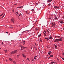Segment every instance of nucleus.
Segmentation results:
<instances>
[{"label": "nucleus", "instance_id": "1", "mask_svg": "<svg viewBox=\"0 0 64 64\" xmlns=\"http://www.w3.org/2000/svg\"><path fill=\"white\" fill-rule=\"evenodd\" d=\"M20 47H21L20 50L22 51V50H23L25 48H27L26 47H24V46H22V45H20Z\"/></svg>", "mask_w": 64, "mask_h": 64}, {"label": "nucleus", "instance_id": "2", "mask_svg": "<svg viewBox=\"0 0 64 64\" xmlns=\"http://www.w3.org/2000/svg\"><path fill=\"white\" fill-rule=\"evenodd\" d=\"M62 38H60V39H57L55 40L54 41V42H58V41H62Z\"/></svg>", "mask_w": 64, "mask_h": 64}, {"label": "nucleus", "instance_id": "3", "mask_svg": "<svg viewBox=\"0 0 64 64\" xmlns=\"http://www.w3.org/2000/svg\"><path fill=\"white\" fill-rule=\"evenodd\" d=\"M18 51L17 50H15L14 51L12 52H11V54H16V53H17Z\"/></svg>", "mask_w": 64, "mask_h": 64}, {"label": "nucleus", "instance_id": "4", "mask_svg": "<svg viewBox=\"0 0 64 64\" xmlns=\"http://www.w3.org/2000/svg\"><path fill=\"white\" fill-rule=\"evenodd\" d=\"M14 21H15V20L14 18H12L11 19V22H12V23H14Z\"/></svg>", "mask_w": 64, "mask_h": 64}, {"label": "nucleus", "instance_id": "5", "mask_svg": "<svg viewBox=\"0 0 64 64\" xmlns=\"http://www.w3.org/2000/svg\"><path fill=\"white\" fill-rule=\"evenodd\" d=\"M22 55L24 57V58H26V56L25 55V54H22Z\"/></svg>", "mask_w": 64, "mask_h": 64}, {"label": "nucleus", "instance_id": "6", "mask_svg": "<svg viewBox=\"0 0 64 64\" xmlns=\"http://www.w3.org/2000/svg\"><path fill=\"white\" fill-rule=\"evenodd\" d=\"M60 21V23H61V24H63L62 23H63V21Z\"/></svg>", "mask_w": 64, "mask_h": 64}, {"label": "nucleus", "instance_id": "7", "mask_svg": "<svg viewBox=\"0 0 64 64\" xmlns=\"http://www.w3.org/2000/svg\"><path fill=\"white\" fill-rule=\"evenodd\" d=\"M9 60L10 61H12L13 60L11 59V58H9Z\"/></svg>", "mask_w": 64, "mask_h": 64}, {"label": "nucleus", "instance_id": "8", "mask_svg": "<svg viewBox=\"0 0 64 64\" xmlns=\"http://www.w3.org/2000/svg\"><path fill=\"white\" fill-rule=\"evenodd\" d=\"M54 8H55V9H58V7H57L56 6H54Z\"/></svg>", "mask_w": 64, "mask_h": 64}, {"label": "nucleus", "instance_id": "9", "mask_svg": "<svg viewBox=\"0 0 64 64\" xmlns=\"http://www.w3.org/2000/svg\"><path fill=\"white\" fill-rule=\"evenodd\" d=\"M51 1H52V0H48V2H51Z\"/></svg>", "mask_w": 64, "mask_h": 64}, {"label": "nucleus", "instance_id": "10", "mask_svg": "<svg viewBox=\"0 0 64 64\" xmlns=\"http://www.w3.org/2000/svg\"><path fill=\"white\" fill-rule=\"evenodd\" d=\"M54 20H58V19H57V18L56 17H55V18H54Z\"/></svg>", "mask_w": 64, "mask_h": 64}, {"label": "nucleus", "instance_id": "11", "mask_svg": "<svg viewBox=\"0 0 64 64\" xmlns=\"http://www.w3.org/2000/svg\"><path fill=\"white\" fill-rule=\"evenodd\" d=\"M51 4H52V3H50V4H48V6H50L51 5Z\"/></svg>", "mask_w": 64, "mask_h": 64}, {"label": "nucleus", "instance_id": "12", "mask_svg": "<svg viewBox=\"0 0 64 64\" xmlns=\"http://www.w3.org/2000/svg\"><path fill=\"white\" fill-rule=\"evenodd\" d=\"M44 37H45V36H46V34L45 33H44Z\"/></svg>", "mask_w": 64, "mask_h": 64}, {"label": "nucleus", "instance_id": "13", "mask_svg": "<svg viewBox=\"0 0 64 64\" xmlns=\"http://www.w3.org/2000/svg\"><path fill=\"white\" fill-rule=\"evenodd\" d=\"M49 38L50 39H52V37L51 36H50Z\"/></svg>", "mask_w": 64, "mask_h": 64}, {"label": "nucleus", "instance_id": "14", "mask_svg": "<svg viewBox=\"0 0 64 64\" xmlns=\"http://www.w3.org/2000/svg\"><path fill=\"white\" fill-rule=\"evenodd\" d=\"M54 46H55V49H56V48H57V46L56 45H55Z\"/></svg>", "mask_w": 64, "mask_h": 64}, {"label": "nucleus", "instance_id": "15", "mask_svg": "<svg viewBox=\"0 0 64 64\" xmlns=\"http://www.w3.org/2000/svg\"><path fill=\"white\" fill-rule=\"evenodd\" d=\"M23 45H24V44H25V41H24L23 42Z\"/></svg>", "mask_w": 64, "mask_h": 64}, {"label": "nucleus", "instance_id": "16", "mask_svg": "<svg viewBox=\"0 0 64 64\" xmlns=\"http://www.w3.org/2000/svg\"><path fill=\"white\" fill-rule=\"evenodd\" d=\"M32 11V12H34V9H32L31 10Z\"/></svg>", "mask_w": 64, "mask_h": 64}, {"label": "nucleus", "instance_id": "17", "mask_svg": "<svg viewBox=\"0 0 64 64\" xmlns=\"http://www.w3.org/2000/svg\"><path fill=\"white\" fill-rule=\"evenodd\" d=\"M4 51L5 53H6L7 52V50H4Z\"/></svg>", "mask_w": 64, "mask_h": 64}, {"label": "nucleus", "instance_id": "18", "mask_svg": "<svg viewBox=\"0 0 64 64\" xmlns=\"http://www.w3.org/2000/svg\"><path fill=\"white\" fill-rule=\"evenodd\" d=\"M41 34H40L38 36V37H40L41 36Z\"/></svg>", "mask_w": 64, "mask_h": 64}, {"label": "nucleus", "instance_id": "19", "mask_svg": "<svg viewBox=\"0 0 64 64\" xmlns=\"http://www.w3.org/2000/svg\"><path fill=\"white\" fill-rule=\"evenodd\" d=\"M13 61V62L14 63V64H16V62L15 61Z\"/></svg>", "mask_w": 64, "mask_h": 64}, {"label": "nucleus", "instance_id": "20", "mask_svg": "<svg viewBox=\"0 0 64 64\" xmlns=\"http://www.w3.org/2000/svg\"><path fill=\"white\" fill-rule=\"evenodd\" d=\"M3 15V13H2V14L0 15V16H2V15Z\"/></svg>", "mask_w": 64, "mask_h": 64}, {"label": "nucleus", "instance_id": "21", "mask_svg": "<svg viewBox=\"0 0 64 64\" xmlns=\"http://www.w3.org/2000/svg\"><path fill=\"white\" fill-rule=\"evenodd\" d=\"M46 39L47 41H48V40H49V39L48 38H46Z\"/></svg>", "mask_w": 64, "mask_h": 64}, {"label": "nucleus", "instance_id": "22", "mask_svg": "<svg viewBox=\"0 0 64 64\" xmlns=\"http://www.w3.org/2000/svg\"><path fill=\"white\" fill-rule=\"evenodd\" d=\"M48 32V33H49V30H46Z\"/></svg>", "mask_w": 64, "mask_h": 64}, {"label": "nucleus", "instance_id": "23", "mask_svg": "<svg viewBox=\"0 0 64 64\" xmlns=\"http://www.w3.org/2000/svg\"><path fill=\"white\" fill-rule=\"evenodd\" d=\"M55 37H55V38H56V37H59V36H55Z\"/></svg>", "mask_w": 64, "mask_h": 64}, {"label": "nucleus", "instance_id": "24", "mask_svg": "<svg viewBox=\"0 0 64 64\" xmlns=\"http://www.w3.org/2000/svg\"><path fill=\"white\" fill-rule=\"evenodd\" d=\"M50 57H53V55H51L50 56Z\"/></svg>", "mask_w": 64, "mask_h": 64}, {"label": "nucleus", "instance_id": "25", "mask_svg": "<svg viewBox=\"0 0 64 64\" xmlns=\"http://www.w3.org/2000/svg\"><path fill=\"white\" fill-rule=\"evenodd\" d=\"M51 63L52 64H53V63H54V62H51Z\"/></svg>", "mask_w": 64, "mask_h": 64}, {"label": "nucleus", "instance_id": "26", "mask_svg": "<svg viewBox=\"0 0 64 64\" xmlns=\"http://www.w3.org/2000/svg\"><path fill=\"white\" fill-rule=\"evenodd\" d=\"M48 55H50V54H51V53H50V52H48Z\"/></svg>", "mask_w": 64, "mask_h": 64}, {"label": "nucleus", "instance_id": "27", "mask_svg": "<svg viewBox=\"0 0 64 64\" xmlns=\"http://www.w3.org/2000/svg\"><path fill=\"white\" fill-rule=\"evenodd\" d=\"M26 31H27V30H26L24 32H22V33H24L25 32H26Z\"/></svg>", "mask_w": 64, "mask_h": 64}, {"label": "nucleus", "instance_id": "28", "mask_svg": "<svg viewBox=\"0 0 64 64\" xmlns=\"http://www.w3.org/2000/svg\"><path fill=\"white\" fill-rule=\"evenodd\" d=\"M22 6H20L19 7V8H22Z\"/></svg>", "mask_w": 64, "mask_h": 64}, {"label": "nucleus", "instance_id": "29", "mask_svg": "<svg viewBox=\"0 0 64 64\" xmlns=\"http://www.w3.org/2000/svg\"><path fill=\"white\" fill-rule=\"evenodd\" d=\"M54 26H56V24H55V23H54Z\"/></svg>", "mask_w": 64, "mask_h": 64}, {"label": "nucleus", "instance_id": "30", "mask_svg": "<svg viewBox=\"0 0 64 64\" xmlns=\"http://www.w3.org/2000/svg\"><path fill=\"white\" fill-rule=\"evenodd\" d=\"M2 45H3L4 43L3 42H2Z\"/></svg>", "mask_w": 64, "mask_h": 64}, {"label": "nucleus", "instance_id": "31", "mask_svg": "<svg viewBox=\"0 0 64 64\" xmlns=\"http://www.w3.org/2000/svg\"><path fill=\"white\" fill-rule=\"evenodd\" d=\"M52 26H54V24H52Z\"/></svg>", "mask_w": 64, "mask_h": 64}, {"label": "nucleus", "instance_id": "32", "mask_svg": "<svg viewBox=\"0 0 64 64\" xmlns=\"http://www.w3.org/2000/svg\"><path fill=\"white\" fill-rule=\"evenodd\" d=\"M34 59H35V60L36 59V57H34Z\"/></svg>", "mask_w": 64, "mask_h": 64}, {"label": "nucleus", "instance_id": "33", "mask_svg": "<svg viewBox=\"0 0 64 64\" xmlns=\"http://www.w3.org/2000/svg\"><path fill=\"white\" fill-rule=\"evenodd\" d=\"M4 16V15L3 16L2 18H3V17Z\"/></svg>", "mask_w": 64, "mask_h": 64}, {"label": "nucleus", "instance_id": "34", "mask_svg": "<svg viewBox=\"0 0 64 64\" xmlns=\"http://www.w3.org/2000/svg\"><path fill=\"white\" fill-rule=\"evenodd\" d=\"M40 41L41 42H42V40H41L40 39Z\"/></svg>", "mask_w": 64, "mask_h": 64}, {"label": "nucleus", "instance_id": "35", "mask_svg": "<svg viewBox=\"0 0 64 64\" xmlns=\"http://www.w3.org/2000/svg\"><path fill=\"white\" fill-rule=\"evenodd\" d=\"M6 33H7V34H8V33H9L7 32H6Z\"/></svg>", "mask_w": 64, "mask_h": 64}, {"label": "nucleus", "instance_id": "36", "mask_svg": "<svg viewBox=\"0 0 64 64\" xmlns=\"http://www.w3.org/2000/svg\"><path fill=\"white\" fill-rule=\"evenodd\" d=\"M16 13H17V14H18V12H16Z\"/></svg>", "mask_w": 64, "mask_h": 64}, {"label": "nucleus", "instance_id": "37", "mask_svg": "<svg viewBox=\"0 0 64 64\" xmlns=\"http://www.w3.org/2000/svg\"><path fill=\"white\" fill-rule=\"evenodd\" d=\"M16 13H17V14H18V12H16Z\"/></svg>", "mask_w": 64, "mask_h": 64}, {"label": "nucleus", "instance_id": "38", "mask_svg": "<svg viewBox=\"0 0 64 64\" xmlns=\"http://www.w3.org/2000/svg\"><path fill=\"white\" fill-rule=\"evenodd\" d=\"M27 59L28 60H29V58H27Z\"/></svg>", "mask_w": 64, "mask_h": 64}, {"label": "nucleus", "instance_id": "39", "mask_svg": "<svg viewBox=\"0 0 64 64\" xmlns=\"http://www.w3.org/2000/svg\"><path fill=\"white\" fill-rule=\"evenodd\" d=\"M19 55H18V57H19Z\"/></svg>", "mask_w": 64, "mask_h": 64}, {"label": "nucleus", "instance_id": "40", "mask_svg": "<svg viewBox=\"0 0 64 64\" xmlns=\"http://www.w3.org/2000/svg\"><path fill=\"white\" fill-rule=\"evenodd\" d=\"M57 60H58V61H59V59H58V58H57Z\"/></svg>", "mask_w": 64, "mask_h": 64}, {"label": "nucleus", "instance_id": "41", "mask_svg": "<svg viewBox=\"0 0 64 64\" xmlns=\"http://www.w3.org/2000/svg\"><path fill=\"white\" fill-rule=\"evenodd\" d=\"M20 15H21V14H19V16H20Z\"/></svg>", "mask_w": 64, "mask_h": 64}, {"label": "nucleus", "instance_id": "42", "mask_svg": "<svg viewBox=\"0 0 64 64\" xmlns=\"http://www.w3.org/2000/svg\"><path fill=\"white\" fill-rule=\"evenodd\" d=\"M37 56H35V57H37Z\"/></svg>", "mask_w": 64, "mask_h": 64}, {"label": "nucleus", "instance_id": "43", "mask_svg": "<svg viewBox=\"0 0 64 64\" xmlns=\"http://www.w3.org/2000/svg\"><path fill=\"white\" fill-rule=\"evenodd\" d=\"M62 59H63V60H64V58H62Z\"/></svg>", "mask_w": 64, "mask_h": 64}, {"label": "nucleus", "instance_id": "44", "mask_svg": "<svg viewBox=\"0 0 64 64\" xmlns=\"http://www.w3.org/2000/svg\"><path fill=\"white\" fill-rule=\"evenodd\" d=\"M26 13H28V12H26Z\"/></svg>", "mask_w": 64, "mask_h": 64}, {"label": "nucleus", "instance_id": "45", "mask_svg": "<svg viewBox=\"0 0 64 64\" xmlns=\"http://www.w3.org/2000/svg\"><path fill=\"white\" fill-rule=\"evenodd\" d=\"M33 60H34L33 59H32V61H33Z\"/></svg>", "mask_w": 64, "mask_h": 64}, {"label": "nucleus", "instance_id": "46", "mask_svg": "<svg viewBox=\"0 0 64 64\" xmlns=\"http://www.w3.org/2000/svg\"><path fill=\"white\" fill-rule=\"evenodd\" d=\"M47 39V38H44V39H45H45Z\"/></svg>", "mask_w": 64, "mask_h": 64}, {"label": "nucleus", "instance_id": "47", "mask_svg": "<svg viewBox=\"0 0 64 64\" xmlns=\"http://www.w3.org/2000/svg\"><path fill=\"white\" fill-rule=\"evenodd\" d=\"M49 58H50V57H48V59H49Z\"/></svg>", "mask_w": 64, "mask_h": 64}, {"label": "nucleus", "instance_id": "48", "mask_svg": "<svg viewBox=\"0 0 64 64\" xmlns=\"http://www.w3.org/2000/svg\"><path fill=\"white\" fill-rule=\"evenodd\" d=\"M50 52V53L51 52Z\"/></svg>", "mask_w": 64, "mask_h": 64}, {"label": "nucleus", "instance_id": "49", "mask_svg": "<svg viewBox=\"0 0 64 64\" xmlns=\"http://www.w3.org/2000/svg\"><path fill=\"white\" fill-rule=\"evenodd\" d=\"M63 29H64V28H63Z\"/></svg>", "mask_w": 64, "mask_h": 64}, {"label": "nucleus", "instance_id": "50", "mask_svg": "<svg viewBox=\"0 0 64 64\" xmlns=\"http://www.w3.org/2000/svg\"><path fill=\"white\" fill-rule=\"evenodd\" d=\"M13 12H14V11H13Z\"/></svg>", "mask_w": 64, "mask_h": 64}]
</instances>
